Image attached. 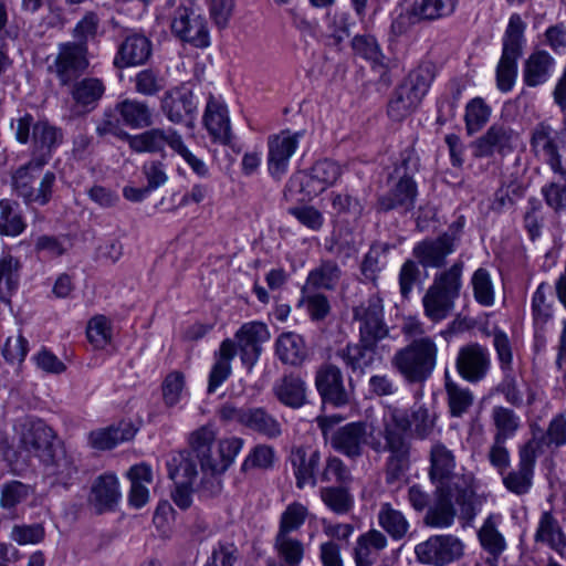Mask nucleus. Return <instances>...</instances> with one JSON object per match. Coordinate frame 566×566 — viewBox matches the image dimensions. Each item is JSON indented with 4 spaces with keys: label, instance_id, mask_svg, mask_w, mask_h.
Listing matches in <instances>:
<instances>
[{
    "label": "nucleus",
    "instance_id": "1",
    "mask_svg": "<svg viewBox=\"0 0 566 566\" xmlns=\"http://www.w3.org/2000/svg\"><path fill=\"white\" fill-rule=\"evenodd\" d=\"M386 442L389 449L385 462V478L388 484L399 481L410 465L411 441L408 432L419 439L428 438L436 427L437 415L426 405H413L410 409L388 406L382 415Z\"/></svg>",
    "mask_w": 566,
    "mask_h": 566
},
{
    "label": "nucleus",
    "instance_id": "2",
    "mask_svg": "<svg viewBox=\"0 0 566 566\" xmlns=\"http://www.w3.org/2000/svg\"><path fill=\"white\" fill-rule=\"evenodd\" d=\"M354 318L359 322V339L338 349L336 356L353 375L361 377L390 352V347L382 343L389 337L382 300L378 295L370 296L354 310Z\"/></svg>",
    "mask_w": 566,
    "mask_h": 566
},
{
    "label": "nucleus",
    "instance_id": "3",
    "mask_svg": "<svg viewBox=\"0 0 566 566\" xmlns=\"http://www.w3.org/2000/svg\"><path fill=\"white\" fill-rule=\"evenodd\" d=\"M10 126L19 144L27 145L32 140L31 159L20 168L21 174L41 170L63 142V130L60 127L52 125L48 119L35 122L30 113H23L12 119Z\"/></svg>",
    "mask_w": 566,
    "mask_h": 566
},
{
    "label": "nucleus",
    "instance_id": "4",
    "mask_svg": "<svg viewBox=\"0 0 566 566\" xmlns=\"http://www.w3.org/2000/svg\"><path fill=\"white\" fill-rule=\"evenodd\" d=\"M217 430L202 426L188 437V444L202 472L224 473L233 463L243 446L241 438L232 437L216 443Z\"/></svg>",
    "mask_w": 566,
    "mask_h": 566
},
{
    "label": "nucleus",
    "instance_id": "5",
    "mask_svg": "<svg viewBox=\"0 0 566 566\" xmlns=\"http://www.w3.org/2000/svg\"><path fill=\"white\" fill-rule=\"evenodd\" d=\"M385 437L382 419L378 424L354 421L332 431L329 442L336 452L355 460L363 455L365 446L378 454H389V449L384 448Z\"/></svg>",
    "mask_w": 566,
    "mask_h": 566
},
{
    "label": "nucleus",
    "instance_id": "6",
    "mask_svg": "<svg viewBox=\"0 0 566 566\" xmlns=\"http://www.w3.org/2000/svg\"><path fill=\"white\" fill-rule=\"evenodd\" d=\"M464 262L455 261L449 269L437 273L422 297L426 316L432 322L447 318L454 308L462 289Z\"/></svg>",
    "mask_w": 566,
    "mask_h": 566
},
{
    "label": "nucleus",
    "instance_id": "7",
    "mask_svg": "<svg viewBox=\"0 0 566 566\" xmlns=\"http://www.w3.org/2000/svg\"><path fill=\"white\" fill-rule=\"evenodd\" d=\"M429 460V476L434 486L455 489L459 493L458 501L464 504L465 509L463 511L469 512V499L472 494V490H474L472 474L455 471V455L453 451L441 441L432 443Z\"/></svg>",
    "mask_w": 566,
    "mask_h": 566
},
{
    "label": "nucleus",
    "instance_id": "8",
    "mask_svg": "<svg viewBox=\"0 0 566 566\" xmlns=\"http://www.w3.org/2000/svg\"><path fill=\"white\" fill-rule=\"evenodd\" d=\"M438 348L432 338L426 336L413 339L399 349L391 359L394 368L411 384L427 380L437 364Z\"/></svg>",
    "mask_w": 566,
    "mask_h": 566
},
{
    "label": "nucleus",
    "instance_id": "9",
    "mask_svg": "<svg viewBox=\"0 0 566 566\" xmlns=\"http://www.w3.org/2000/svg\"><path fill=\"white\" fill-rule=\"evenodd\" d=\"M526 23L518 14H512L503 38V51L496 67V85L502 92L512 90L516 74L517 60L522 55Z\"/></svg>",
    "mask_w": 566,
    "mask_h": 566
},
{
    "label": "nucleus",
    "instance_id": "10",
    "mask_svg": "<svg viewBox=\"0 0 566 566\" xmlns=\"http://www.w3.org/2000/svg\"><path fill=\"white\" fill-rule=\"evenodd\" d=\"M218 415L221 421L235 422L266 439H276L282 434L280 421L264 407H238L227 402L220 407Z\"/></svg>",
    "mask_w": 566,
    "mask_h": 566
},
{
    "label": "nucleus",
    "instance_id": "11",
    "mask_svg": "<svg viewBox=\"0 0 566 566\" xmlns=\"http://www.w3.org/2000/svg\"><path fill=\"white\" fill-rule=\"evenodd\" d=\"M15 428L19 449L40 461L49 459V454L61 443L54 430L39 418L24 417Z\"/></svg>",
    "mask_w": 566,
    "mask_h": 566
},
{
    "label": "nucleus",
    "instance_id": "12",
    "mask_svg": "<svg viewBox=\"0 0 566 566\" xmlns=\"http://www.w3.org/2000/svg\"><path fill=\"white\" fill-rule=\"evenodd\" d=\"M458 497L459 493L455 489L436 488L434 500L427 510L423 523L433 528L450 527L454 523L457 515L454 503L460 509L461 517L472 520L475 516V491L472 490L469 499V512L463 511L465 509L464 504H461Z\"/></svg>",
    "mask_w": 566,
    "mask_h": 566
},
{
    "label": "nucleus",
    "instance_id": "13",
    "mask_svg": "<svg viewBox=\"0 0 566 566\" xmlns=\"http://www.w3.org/2000/svg\"><path fill=\"white\" fill-rule=\"evenodd\" d=\"M415 554L420 564L447 566L462 558L464 544L452 534L431 535L415 546Z\"/></svg>",
    "mask_w": 566,
    "mask_h": 566
},
{
    "label": "nucleus",
    "instance_id": "14",
    "mask_svg": "<svg viewBox=\"0 0 566 566\" xmlns=\"http://www.w3.org/2000/svg\"><path fill=\"white\" fill-rule=\"evenodd\" d=\"M88 48L81 43L59 44V52L49 71L54 73L62 86L71 85L88 67Z\"/></svg>",
    "mask_w": 566,
    "mask_h": 566
},
{
    "label": "nucleus",
    "instance_id": "15",
    "mask_svg": "<svg viewBox=\"0 0 566 566\" xmlns=\"http://www.w3.org/2000/svg\"><path fill=\"white\" fill-rule=\"evenodd\" d=\"M172 34L195 48L203 49L210 45L207 21L200 14L181 3L174 13L171 21Z\"/></svg>",
    "mask_w": 566,
    "mask_h": 566
},
{
    "label": "nucleus",
    "instance_id": "16",
    "mask_svg": "<svg viewBox=\"0 0 566 566\" xmlns=\"http://www.w3.org/2000/svg\"><path fill=\"white\" fill-rule=\"evenodd\" d=\"M321 459V451L312 446L291 447L286 464L292 470L297 489L303 490L305 486L315 488L317 485Z\"/></svg>",
    "mask_w": 566,
    "mask_h": 566
},
{
    "label": "nucleus",
    "instance_id": "17",
    "mask_svg": "<svg viewBox=\"0 0 566 566\" xmlns=\"http://www.w3.org/2000/svg\"><path fill=\"white\" fill-rule=\"evenodd\" d=\"M315 387L323 403L339 408L349 403L350 395L345 388L343 371L333 364H323L315 374Z\"/></svg>",
    "mask_w": 566,
    "mask_h": 566
},
{
    "label": "nucleus",
    "instance_id": "18",
    "mask_svg": "<svg viewBox=\"0 0 566 566\" xmlns=\"http://www.w3.org/2000/svg\"><path fill=\"white\" fill-rule=\"evenodd\" d=\"M491 366L489 349L479 343L462 346L455 359V368L462 379L476 384L483 380Z\"/></svg>",
    "mask_w": 566,
    "mask_h": 566
},
{
    "label": "nucleus",
    "instance_id": "19",
    "mask_svg": "<svg viewBox=\"0 0 566 566\" xmlns=\"http://www.w3.org/2000/svg\"><path fill=\"white\" fill-rule=\"evenodd\" d=\"M153 54V42L142 32L130 31L118 44L113 64L123 70L146 64Z\"/></svg>",
    "mask_w": 566,
    "mask_h": 566
},
{
    "label": "nucleus",
    "instance_id": "20",
    "mask_svg": "<svg viewBox=\"0 0 566 566\" xmlns=\"http://www.w3.org/2000/svg\"><path fill=\"white\" fill-rule=\"evenodd\" d=\"M41 463L44 467V475L51 485L69 488L74 483L78 473L77 459L66 451L60 443Z\"/></svg>",
    "mask_w": 566,
    "mask_h": 566
},
{
    "label": "nucleus",
    "instance_id": "21",
    "mask_svg": "<svg viewBox=\"0 0 566 566\" xmlns=\"http://www.w3.org/2000/svg\"><path fill=\"white\" fill-rule=\"evenodd\" d=\"M242 364L250 370L258 361L262 347L269 340L268 326L261 322L243 324L234 335Z\"/></svg>",
    "mask_w": 566,
    "mask_h": 566
},
{
    "label": "nucleus",
    "instance_id": "22",
    "mask_svg": "<svg viewBox=\"0 0 566 566\" xmlns=\"http://www.w3.org/2000/svg\"><path fill=\"white\" fill-rule=\"evenodd\" d=\"M303 132L291 134L282 130L268 139V169L272 176L284 175L287 170L290 158L298 147Z\"/></svg>",
    "mask_w": 566,
    "mask_h": 566
},
{
    "label": "nucleus",
    "instance_id": "23",
    "mask_svg": "<svg viewBox=\"0 0 566 566\" xmlns=\"http://www.w3.org/2000/svg\"><path fill=\"white\" fill-rule=\"evenodd\" d=\"M453 234L442 233L436 239H426L417 243L412 249L413 256L423 268H442L446 259L454 252Z\"/></svg>",
    "mask_w": 566,
    "mask_h": 566
},
{
    "label": "nucleus",
    "instance_id": "24",
    "mask_svg": "<svg viewBox=\"0 0 566 566\" xmlns=\"http://www.w3.org/2000/svg\"><path fill=\"white\" fill-rule=\"evenodd\" d=\"M564 444H566V418L563 415L553 418L545 432L533 423V461L539 454H546L548 460L553 450Z\"/></svg>",
    "mask_w": 566,
    "mask_h": 566
},
{
    "label": "nucleus",
    "instance_id": "25",
    "mask_svg": "<svg viewBox=\"0 0 566 566\" xmlns=\"http://www.w3.org/2000/svg\"><path fill=\"white\" fill-rule=\"evenodd\" d=\"M197 109L193 94L186 86H178L167 91L161 99V111L167 118L176 124L191 117Z\"/></svg>",
    "mask_w": 566,
    "mask_h": 566
},
{
    "label": "nucleus",
    "instance_id": "26",
    "mask_svg": "<svg viewBox=\"0 0 566 566\" xmlns=\"http://www.w3.org/2000/svg\"><path fill=\"white\" fill-rule=\"evenodd\" d=\"M388 546L387 536L371 528L356 539L353 548V557L356 566H374L380 559L381 553Z\"/></svg>",
    "mask_w": 566,
    "mask_h": 566
},
{
    "label": "nucleus",
    "instance_id": "27",
    "mask_svg": "<svg viewBox=\"0 0 566 566\" xmlns=\"http://www.w3.org/2000/svg\"><path fill=\"white\" fill-rule=\"evenodd\" d=\"M119 499V483L115 474L105 473L94 480L88 495V503L98 514L114 510Z\"/></svg>",
    "mask_w": 566,
    "mask_h": 566
},
{
    "label": "nucleus",
    "instance_id": "28",
    "mask_svg": "<svg viewBox=\"0 0 566 566\" xmlns=\"http://www.w3.org/2000/svg\"><path fill=\"white\" fill-rule=\"evenodd\" d=\"M132 149L138 153L161 151L166 146L181 147V136L172 129L153 128L135 136H127Z\"/></svg>",
    "mask_w": 566,
    "mask_h": 566
},
{
    "label": "nucleus",
    "instance_id": "29",
    "mask_svg": "<svg viewBox=\"0 0 566 566\" xmlns=\"http://www.w3.org/2000/svg\"><path fill=\"white\" fill-rule=\"evenodd\" d=\"M417 197V186L413 179H397L389 191L379 196L377 209L388 212L394 209L409 211L413 208Z\"/></svg>",
    "mask_w": 566,
    "mask_h": 566
},
{
    "label": "nucleus",
    "instance_id": "30",
    "mask_svg": "<svg viewBox=\"0 0 566 566\" xmlns=\"http://www.w3.org/2000/svg\"><path fill=\"white\" fill-rule=\"evenodd\" d=\"M275 398L284 406L297 409L307 402L306 384L297 375L289 374L276 380L273 386Z\"/></svg>",
    "mask_w": 566,
    "mask_h": 566
},
{
    "label": "nucleus",
    "instance_id": "31",
    "mask_svg": "<svg viewBox=\"0 0 566 566\" xmlns=\"http://www.w3.org/2000/svg\"><path fill=\"white\" fill-rule=\"evenodd\" d=\"M275 354L281 363L301 366L308 352L304 338L294 332H284L275 340Z\"/></svg>",
    "mask_w": 566,
    "mask_h": 566
},
{
    "label": "nucleus",
    "instance_id": "32",
    "mask_svg": "<svg viewBox=\"0 0 566 566\" xmlns=\"http://www.w3.org/2000/svg\"><path fill=\"white\" fill-rule=\"evenodd\" d=\"M136 431L132 422L122 421L117 426L92 431L88 440L90 444L97 450H111L122 442L132 440Z\"/></svg>",
    "mask_w": 566,
    "mask_h": 566
},
{
    "label": "nucleus",
    "instance_id": "33",
    "mask_svg": "<svg viewBox=\"0 0 566 566\" xmlns=\"http://www.w3.org/2000/svg\"><path fill=\"white\" fill-rule=\"evenodd\" d=\"M71 96L76 106L85 112L96 108L98 102L105 93V85L97 77H84L81 81L72 83Z\"/></svg>",
    "mask_w": 566,
    "mask_h": 566
},
{
    "label": "nucleus",
    "instance_id": "34",
    "mask_svg": "<svg viewBox=\"0 0 566 566\" xmlns=\"http://www.w3.org/2000/svg\"><path fill=\"white\" fill-rule=\"evenodd\" d=\"M482 548L488 553L486 562L496 566L500 556L506 548L504 536L497 530V517L490 515L478 532Z\"/></svg>",
    "mask_w": 566,
    "mask_h": 566
},
{
    "label": "nucleus",
    "instance_id": "35",
    "mask_svg": "<svg viewBox=\"0 0 566 566\" xmlns=\"http://www.w3.org/2000/svg\"><path fill=\"white\" fill-rule=\"evenodd\" d=\"M237 354V346L232 339H224L216 354V363L213 364L208 381V394H213L223 381L231 375V360Z\"/></svg>",
    "mask_w": 566,
    "mask_h": 566
},
{
    "label": "nucleus",
    "instance_id": "36",
    "mask_svg": "<svg viewBox=\"0 0 566 566\" xmlns=\"http://www.w3.org/2000/svg\"><path fill=\"white\" fill-rule=\"evenodd\" d=\"M535 541L548 545L562 557L566 556V535L559 526L558 521L549 512L542 514L535 534Z\"/></svg>",
    "mask_w": 566,
    "mask_h": 566
},
{
    "label": "nucleus",
    "instance_id": "37",
    "mask_svg": "<svg viewBox=\"0 0 566 566\" xmlns=\"http://www.w3.org/2000/svg\"><path fill=\"white\" fill-rule=\"evenodd\" d=\"M53 179H13L12 189L25 203L45 205L52 193Z\"/></svg>",
    "mask_w": 566,
    "mask_h": 566
},
{
    "label": "nucleus",
    "instance_id": "38",
    "mask_svg": "<svg viewBox=\"0 0 566 566\" xmlns=\"http://www.w3.org/2000/svg\"><path fill=\"white\" fill-rule=\"evenodd\" d=\"M378 525L394 541L403 539L410 528V524L405 514L396 510L390 503H382L377 514Z\"/></svg>",
    "mask_w": 566,
    "mask_h": 566
},
{
    "label": "nucleus",
    "instance_id": "39",
    "mask_svg": "<svg viewBox=\"0 0 566 566\" xmlns=\"http://www.w3.org/2000/svg\"><path fill=\"white\" fill-rule=\"evenodd\" d=\"M122 122L132 128H144L153 124V114L145 102L126 98L116 104Z\"/></svg>",
    "mask_w": 566,
    "mask_h": 566
},
{
    "label": "nucleus",
    "instance_id": "40",
    "mask_svg": "<svg viewBox=\"0 0 566 566\" xmlns=\"http://www.w3.org/2000/svg\"><path fill=\"white\" fill-rule=\"evenodd\" d=\"M520 467L503 478L507 490L516 494H525L531 484V440L520 451Z\"/></svg>",
    "mask_w": 566,
    "mask_h": 566
},
{
    "label": "nucleus",
    "instance_id": "41",
    "mask_svg": "<svg viewBox=\"0 0 566 566\" xmlns=\"http://www.w3.org/2000/svg\"><path fill=\"white\" fill-rule=\"evenodd\" d=\"M203 123L209 133L216 138L223 142H228L230 139V120L227 114V108L216 102L212 96L207 103Z\"/></svg>",
    "mask_w": 566,
    "mask_h": 566
},
{
    "label": "nucleus",
    "instance_id": "42",
    "mask_svg": "<svg viewBox=\"0 0 566 566\" xmlns=\"http://www.w3.org/2000/svg\"><path fill=\"white\" fill-rule=\"evenodd\" d=\"M420 103L421 101L402 83H400L395 88L392 96L388 102V116L392 120L400 122L410 115L420 105Z\"/></svg>",
    "mask_w": 566,
    "mask_h": 566
},
{
    "label": "nucleus",
    "instance_id": "43",
    "mask_svg": "<svg viewBox=\"0 0 566 566\" xmlns=\"http://www.w3.org/2000/svg\"><path fill=\"white\" fill-rule=\"evenodd\" d=\"M511 135L503 127L493 125L475 143V155L483 157L490 156L494 151L502 153L510 147Z\"/></svg>",
    "mask_w": 566,
    "mask_h": 566
},
{
    "label": "nucleus",
    "instance_id": "44",
    "mask_svg": "<svg viewBox=\"0 0 566 566\" xmlns=\"http://www.w3.org/2000/svg\"><path fill=\"white\" fill-rule=\"evenodd\" d=\"M458 0H415L412 14L420 21H433L453 13Z\"/></svg>",
    "mask_w": 566,
    "mask_h": 566
},
{
    "label": "nucleus",
    "instance_id": "45",
    "mask_svg": "<svg viewBox=\"0 0 566 566\" xmlns=\"http://www.w3.org/2000/svg\"><path fill=\"white\" fill-rule=\"evenodd\" d=\"M25 229L19 203L9 199L0 200V234L17 237Z\"/></svg>",
    "mask_w": 566,
    "mask_h": 566
},
{
    "label": "nucleus",
    "instance_id": "46",
    "mask_svg": "<svg viewBox=\"0 0 566 566\" xmlns=\"http://www.w3.org/2000/svg\"><path fill=\"white\" fill-rule=\"evenodd\" d=\"M434 76V65L430 62H423L410 71L401 83L420 101H422L428 93Z\"/></svg>",
    "mask_w": 566,
    "mask_h": 566
},
{
    "label": "nucleus",
    "instance_id": "47",
    "mask_svg": "<svg viewBox=\"0 0 566 566\" xmlns=\"http://www.w3.org/2000/svg\"><path fill=\"white\" fill-rule=\"evenodd\" d=\"M197 462L190 448L180 452L168 463L169 478L175 480V482L192 484L198 475Z\"/></svg>",
    "mask_w": 566,
    "mask_h": 566
},
{
    "label": "nucleus",
    "instance_id": "48",
    "mask_svg": "<svg viewBox=\"0 0 566 566\" xmlns=\"http://www.w3.org/2000/svg\"><path fill=\"white\" fill-rule=\"evenodd\" d=\"M446 391L448 406L452 417H462L473 405V394L470 389L461 387L446 374Z\"/></svg>",
    "mask_w": 566,
    "mask_h": 566
},
{
    "label": "nucleus",
    "instance_id": "49",
    "mask_svg": "<svg viewBox=\"0 0 566 566\" xmlns=\"http://www.w3.org/2000/svg\"><path fill=\"white\" fill-rule=\"evenodd\" d=\"M319 496L322 502L336 514H346L354 505V499L347 485L324 486L319 490Z\"/></svg>",
    "mask_w": 566,
    "mask_h": 566
},
{
    "label": "nucleus",
    "instance_id": "50",
    "mask_svg": "<svg viewBox=\"0 0 566 566\" xmlns=\"http://www.w3.org/2000/svg\"><path fill=\"white\" fill-rule=\"evenodd\" d=\"M342 275V270L333 260H324L313 269L307 283L315 289L334 290Z\"/></svg>",
    "mask_w": 566,
    "mask_h": 566
},
{
    "label": "nucleus",
    "instance_id": "51",
    "mask_svg": "<svg viewBox=\"0 0 566 566\" xmlns=\"http://www.w3.org/2000/svg\"><path fill=\"white\" fill-rule=\"evenodd\" d=\"M33 493V488L20 481H10L1 486L0 506L3 510L13 512L15 507L24 502Z\"/></svg>",
    "mask_w": 566,
    "mask_h": 566
},
{
    "label": "nucleus",
    "instance_id": "52",
    "mask_svg": "<svg viewBox=\"0 0 566 566\" xmlns=\"http://www.w3.org/2000/svg\"><path fill=\"white\" fill-rule=\"evenodd\" d=\"M135 91L144 96H155L160 93L166 85L164 76L158 70L144 69L134 77Z\"/></svg>",
    "mask_w": 566,
    "mask_h": 566
},
{
    "label": "nucleus",
    "instance_id": "53",
    "mask_svg": "<svg viewBox=\"0 0 566 566\" xmlns=\"http://www.w3.org/2000/svg\"><path fill=\"white\" fill-rule=\"evenodd\" d=\"M275 548L287 566H298L304 555L303 544L286 534H276Z\"/></svg>",
    "mask_w": 566,
    "mask_h": 566
},
{
    "label": "nucleus",
    "instance_id": "54",
    "mask_svg": "<svg viewBox=\"0 0 566 566\" xmlns=\"http://www.w3.org/2000/svg\"><path fill=\"white\" fill-rule=\"evenodd\" d=\"M471 284L475 301L483 306L494 303V287L490 273L484 268H479L472 275Z\"/></svg>",
    "mask_w": 566,
    "mask_h": 566
},
{
    "label": "nucleus",
    "instance_id": "55",
    "mask_svg": "<svg viewBox=\"0 0 566 566\" xmlns=\"http://www.w3.org/2000/svg\"><path fill=\"white\" fill-rule=\"evenodd\" d=\"M492 419L497 429L494 438H497L500 442H505L518 428V418L511 409L494 407L492 410Z\"/></svg>",
    "mask_w": 566,
    "mask_h": 566
},
{
    "label": "nucleus",
    "instance_id": "56",
    "mask_svg": "<svg viewBox=\"0 0 566 566\" xmlns=\"http://www.w3.org/2000/svg\"><path fill=\"white\" fill-rule=\"evenodd\" d=\"M352 48L356 55L371 62L374 65H382L384 54L373 35H356L352 40Z\"/></svg>",
    "mask_w": 566,
    "mask_h": 566
},
{
    "label": "nucleus",
    "instance_id": "57",
    "mask_svg": "<svg viewBox=\"0 0 566 566\" xmlns=\"http://www.w3.org/2000/svg\"><path fill=\"white\" fill-rule=\"evenodd\" d=\"M318 476L322 482H335L338 485H348L353 480L349 469L337 457L327 458Z\"/></svg>",
    "mask_w": 566,
    "mask_h": 566
},
{
    "label": "nucleus",
    "instance_id": "58",
    "mask_svg": "<svg viewBox=\"0 0 566 566\" xmlns=\"http://www.w3.org/2000/svg\"><path fill=\"white\" fill-rule=\"evenodd\" d=\"M491 108L480 97L473 98L465 109V126L469 134H474L489 120Z\"/></svg>",
    "mask_w": 566,
    "mask_h": 566
},
{
    "label": "nucleus",
    "instance_id": "59",
    "mask_svg": "<svg viewBox=\"0 0 566 566\" xmlns=\"http://www.w3.org/2000/svg\"><path fill=\"white\" fill-rule=\"evenodd\" d=\"M307 513V509L301 503L294 502L287 505L281 515L277 534L289 535L298 530L304 524Z\"/></svg>",
    "mask_w": 566,
    "mask_h": 566
},
{
    "label": "nucleus",
    "instance_id": "60",
    "mask_svg": "<svg viewBox=\"0 0 566 566\" xmlns=\"http://www.w3.org/2000/svg\"><path fill=\"white\" fill-rule=\"evenodd\" d=\"M525 191L526 188L518 179H510L496 190L492 208L501 210L509 205H514L517 199L524 196Z\"/></svg>",
    "mask_w": 566,
    "mask_h": 566
},
{
    "label": "nucleus",
    "instance_id": "61",
    "mask_svg": "<svg viewBox=\"0 0 566 566\" xmlns=\"http://www.w3.org/2000/svg\"><path fill=\"white\" fill-rule=\"evenodd\" d=\"M45 537L42 524H15L13 525L10 538L19 545L39 544Z\"/></svg>",
    "mask_w": 566,
    "mask_h": 566
},
{
    "label": "nucleus",
    "instance_id": "62",
    "mask_svg": "<svg viewBox=\"0 0 566 566\" xmlns=\"http://www.w3.org/2000/svg\"><path fill=\"white\" fill-rule=\"evenodd\" d=\"M239 559V549L233 543L219 542L213 546L205 566H234Z\"/></svg>",
    "mask_w": 566,
    "mask_h": 566
},
{
    "label": "nucleus",
    "instance_id": "63",
    "mask_svg": "<svg viewBox=\"0 0 566 566\" xmlns=\"http://www.w3.org/2000/svg\"><path fill=\"white\" fill-rule=\"evenodd\" d=\"M98 25L97 14L93 11L86 12L73 29V38L75 39L73 43H81L87 48V42L96 36Z\"/></svg>",
    "mask_w": 566,
    "mask_h": 566
},
{
    "label": "nucleus",
    "instance_id": "64",
    "mask_svg": "<svg viewBox=\"0 0 566 566\" xmlns=\"http://www.w3.org/2000/svg\"><path fill=\"white\" fill-rule=\"evenodd\" d=\"M87 339L96 348H103L111 339V327L105 316L93 317L86 328Z\"/></svg>",
    "mask_w": 566,
    "mask_h": 566
}]
</instances>
